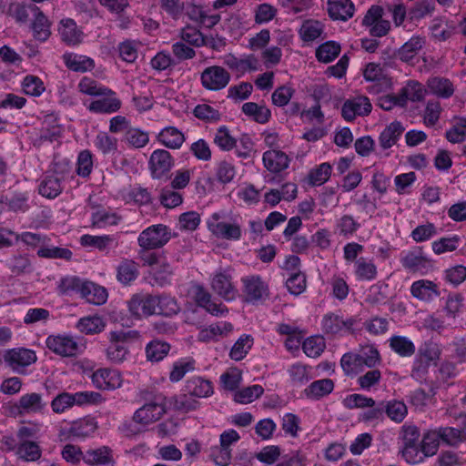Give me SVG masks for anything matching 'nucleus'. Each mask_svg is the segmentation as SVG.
<instances>
[{
  "label": "nucleus",
  "mask_w": 466,
  "mask_h": 466,
  "mask_svg": "<svg viewBox=\"0 0 466 466\" xmlns=\"http://www.w3.org/2000/svg\"><path fill=\"white\" fill-rule=\"evenodd\" d=\"M74 178L71 162L66 158H55L52 167L39 184V194L46 198H55L63 191L64 184Z\"/></svg>",
  "instance_id": "nucleus-1"
},
{
  "label": "nucleus",
  "mask_w": 466,
  "mask_h": 466,
  "mask_svg": "<svg viewBox=\"0 0 466 466\" xmlns=\"http://www.w3.org/2000/svg\"><path fill=\"white\" fill-rule=\"evenodd\" d=\"M151 395L149 391L141 392L142 398L148 402L137 410L133 415L134 421L143 426L158 420L166 412L164 397L161 394Z\"/></svg>",
  "instance_id": "nucleus-2"
},
{
  "label": "nucleus",
  "mask_w": 466,
  "mask_h": 466,
  "mask_svg": "<svg viewBox=\"0 0 466 466\" xmlns=\"http://www.w3.org/2000/svg\"><path fill=\"white\" fill-rule=\"evenodd\" d=\"M402 268L410 274L427 275L434 269V260L429 258L422 247L403 251L400 257Z\"/></svg>",
  "instance_id": "nucleus-3"
},
{
  "label": "nucleus",
  "mask_w": 466,
  "mask_h": 466,
  "mask_svg": "<svg viewBox=\"0 0 466 466\" xmlns=\"http://www.w3.org/2000/svg\"><path fill=\"white\" fill-rule=\"evenodd\" d=\"M420 432L415 425L405 424L401 429V439L403 442L402 456L407 462L415 464L422 461V455L420 451Z\"/></svg>",
  "instance_id": "nucleus-4"
},
{
  "label": "nucleus",
  "mask_w": 466,
  "mask_h": 466,
  "mask_svg": "<svg viewBox=\"0 0 466 466\" xmlns=\"http://www.w3.org/2000/svg\"><path fill=\"white\" fill-rule=\"evenodd\" d=\"M170 239L168 228L162 224L153 225L144 229L138 236L137 242L142 248H159Z\"/></svg>",
  "instance_id": "nucleus-5"
},
{
  "label": "nucleus",
  "mask_w": 466,
  "mask_h": 466,
  "mask_svg": "<svg viewBox=\"0 0 466 466\" xmlns=\"http://www.w3.org/2000/svg\"><path fill=\"white\" fill-rule=\"evenodd\" d=\"M149 170L154 179H168L169 171L174 166L171 154L165 149H157L150 156Z\"/></svg>",
  "instance_id": "nucleus-6"
},
{
  "label": "nucleus",
  "mask_w": 466,
  "mask_h": 466,
  "mask_svg": "<svg viewBox=\"0 0 466 466\" xmlns=\"http://www.w3.org/2000/svg\"><path fill=\"white\" fill-rule=\"evenodd\" d=\"M221 214L214 213L208 221V228L211 233L219 238L238 240L241 238V228L238 223L221 221Z\"/></svg>",
  "instance_id": "nucleus-7"
},
{
  "label": "nucleus",
  "mask_w": 466,
  "mask_h": 466,
  "mask_svg": "<svg viewBox=\"0 0 466 466\" xmlns=\"http://www.w3.org/2000/svg\"><path fill=\"white\" fill-rule=\"evenodd\" d=\"M46 347L61 357H74L80 351L78 342L71 336L50 335L46 339Z\"/></svg>",
  "instance_id": "nucleus-8"
},
{
  "label": "nucleus",
  "mask_w": 466,
  "mask_h": 466,
  "mask_svg": "<svg viewBox=\"0 0 466 466\" xmlns=\"http://www.w3.org/2000/svg\"><path fill=\"white\" fill-rule=\"evenodd\" d=\"M202 86L211 91L225 88L230 81V74L222 66H208L201 73Z\"/></svg>",
  "instance_id": "nucleus-9"
},
{
  "label": "nucleus",
  "mask_w": 466,
  "mask_h": 466,
  "mask_svg": "<svg viewBox=\"0 0 466 466\" xmlns=\"http://www.w3.org/2000/svg\"><path fill=\"white\" fill-rule=\"evenodd\" d=\"M5 362L15 371L30 366L37 360L35 350L26 348H14L5 351Z\"/></svg>",
  "instance_id": "nucleus-10"
},
{
  "label": "nucleus",
  "mask_w": 466,
  "mask_h": 466,
  "mask_svg": "<svg viewBox=\"0 0 466 466\" xmlns=\"http://www.w3.org/2000/svg\"><path fill=\"white\" fill-rule=\"evenodd\" d=\"M128 310L137 319L156 315L154 295L149 293L133 295L128 300Z\"/></svg>",
  "instance_id": "nucleus-11"
},
{
  "label": "nucleus",
  "mask_w": 466,
  "mask_h": 466,
  "mask_svg": "<svg viewBox=\"0 0 466 466\" xmlns=\"http://www.w3.org/2000/svg\"><path fill=\"white\" fill-rule=\"evenodd\" d=\"M120 372L113 369H98L92 374V382L99 390H116L122 385Z\"/></svg>",
  "instance_id": "nucleus-12"
},
{
  "label": "nucleus",
  "mask_w": 466,
  "mask_h": 466,
  "mask_svg": "<svg viewBox=\"0 0 466 466\" xmlns=\"http://www.w3.org/2000/svg\"><path fill=\"white\" fill-rule=\"evenodd\" d=\"M244 284V293L248 302H258L268 295V285L263 281L260 276H249L242 279Z\"/></svg>",
  "instance_id": "nucleus-13"
},
{
  "label": "nucleus",
  "mask_w": 466,
  "mask_h": 466,
  "mask_svg": "<svg viewBox=\"0 0 466 466\" xmlns=\"http://www.w3.org/2000/svg\"><path fill=\"white\" fill-rule=\"evenodd\" d=\"M195 300L197 304L204 308L208 312L214 316H224L228 313V309L222 303H216L212 300L211 294L201 285L194 286Z\"/></svg>",
  "instance_id": "nucleus-14"
},
{
  "label": "nucleus",
  "mask_w": 466,
  "mask_h": 466,
  "mask_svg": "<svg viewBox=\"0 0 466 466\" xmlns=\"http://www.w3.org/2000/svg\"><path fill=\"white\" fill-rule=\"evenodd\" d=\"M354 318L343 319L334 313L326 314L322 319V329L327 334H338L343 330L351 331L356 324Z\"/></svg>",
  "instance_id": "nucleus-15"
},
{
  "label": "nucleus",
  "mask_w": 466,
  "mask_h": 466,
  "mask_svg": "<svg viewBox=\"0 0 466 466\" xmlns=\"http://www.w3.org/2000/svg\"><path fill=\"white\" fill-rule=\"evenodd\" d=\"M101 97L92 101L87 109L95 114H113L117 112L121 106L122 102L116 96L115 91L113 94L102 95Z\"/></svg>",
  "instance_id": "nucleus-16"
},
{
  "label": "nucleus",
  "mask_w": 466,
  "mask_h": 466,
  "mask_svg": "<svg viewBox=\"0 0 466 466\" xmlns=\"http://www.w3.org/2000/svg\"><path fill=\"white\" fill-rule=\"evenodd\" d=\"M31 13L34 15L31 25L34 37L41 42L46 41L51 35L49 20L37 6H32Z\"/></svg>",
  "instance_id": "nucleus-17"
},
{
  "label": "nucleus",
  "mask_w": 466,
  "mask_h": 466,
  "mask_svg": "<svg viewBox=\"0 0 466 466\" xmlns=\"http://www.w3.org/2000/svg\"><path fill=\"white\" fill-rule=\"evenodd\" d=\"M410 294L421 301H431L440 296L438 286L431 280L419 279L410 286Z\"/></svg>",
  "instance_id": "nucleus-18"
},
{
  "label": "nucleus",
  "mask_w": 466,
  "mask_h": 466,
  "mask_svg": "<svg viewBox=\"0 0 466 466\" xmlns=\"http://www.w3.org/2000/svg\"><path fill=\"white\" fill-rule=\"evenodd\" d=\"M5 267L14 277L22 276L32 272V262L25 253H15L5 261Z\"/></svg>",
  "instance_id": "nucleus-19"
},
{
  "label": "nucleus",
  "mask_w": 466,
  "mask_h": 466,
  "mask_svg": "<svg viewBox=\"0 0 466 466\" xmlns=\"http://www.w3.org/2000/svg\"><path fill=\"white\" fill-rule=\"evenodd\" d=\"M213 290L227 300L236 298L237 289L231 282L230 275L219 272L214 275L211 282Z\"/></svg>",
  "instance_id": "nucleus-20"
},
{
  "label": "nucleus",
  "mask_w": 466,
  "mask_h": 466,
  "mask_svg": "<svg viewBox=\"0 0 466 466\" xmlns=\"http://www.w3.org/2000/svg\"><path fill=\"white\" fill-rule=\"evenodd\" d=\"M351 0H328L329 15L333 20L347 21L354 15Z\"/></svg>",
  "instance_id": "nucleus-21"
},
{
  "label": "nucleus",
  "mask_w": 466,
  "mask_h": 466,
  "mask_svg": "<svg viewBox=\"0 0 466 466\" xmlns=\"http://www.w3.org/2000/svg\"><path fill=\"white\" fill-rule=\"evenodd\" d=\"M58 30L62 41L66 45L76 46L82 42L83 32L77 27L73 19H62Z\"/></svg>",
  "instance_id": "nucleus-22"
},
{
  "label": "nucleus",
  "mask_w": 466,
  "mask_h": 466,
  "mask_svg": "<svg viewBox=\"0 0 466 466\" xmlns=\"http://www.w3.org/2000/svg\"><path fill=\"white\" fill-rule=\"evenodd\" d=\"M93 212L91 215L92 227L96 228H104L108 226L117 225L121 218L101 206H92Z\"/></svg>",
  "instance_id": "nucleus-23"
},
{
  "label": "nucleus",
  "mask_w": 466,
  "mask_h": 466,
  "mask_svg": "<svg viewBox=\"0 0 466 466\" xmlns=\"http://www.w3.org/2000/svg\"><path fill=\"white\" fill-rule=\"evenodd\" d=\"M84 461L91 466L109 465L115 466L113 451L108 446H101L96 450H88L85 452Z\"/></svg>",
  "instance_id": "nucleus-24"
},
{
  "label": "nucleus",
  "mask_w": 466,
  "mask_h": 466,
  "mask_svg": "<svg viewBox=\"0 0 466 466\" xmlns=\"http://www.w3.org/2000/svg\"><path fill=\"white\" fill-rule=\"evenodd\" d=\"M264 167L271 173H279L289 164V157L280 150H268L263 154Z\"/></svg>",
  "instance_id": "nucleus-25"
},
{
  "label": "nucleus",
  "mask_w": 466,
  "mask_h": 466,
  "mask_svg": "<svg viewBox=\"0 0 466 466\" xmlns=\"http://www.w3.org/2000/svg\"><path fill=\"white\" fill-rule=\"evenodd\" d=\"M404 127L399 121H394L385 127L379 137V145L383 149H389L394 146L402 133Z\"/></svg>",
  "instance_id": "nucleus-26"
},
{
  "label": "nucleus",
  "mask_w": 466,
  "mask_h": 466,
  "mask_svg": "<svg viewBox=\"0 0 466 466\" xmlns=\"http://www.w3.org/2000/svg\"><path fill=\"white\" fill-rule=\"evenodd\" d=\"M80 296L90 304L102 305L107 299V291L104 287L85 280Z\"/></svg>",
  "instance_id": "nucleus-27"
},
{
  "label": "nucleus",
  "mask_w": 466,
  "mask_h": 466,
  "mask_svg": "<svg viewBox=\"0 0 466 466\" xmlns=\"http://www.w3.org/2000/svg\"><path fill=\"white\" fill-rule=\"evenodd\" d=\"M97 429L94 418L86 417L72 422L68 433L75 439H85L91 436Z\"/></svg>",
  "instance_id": "nucleus-28"
},
{
  "label": "nucleus",
  "mask_w": 466,
  "mask_h": 466,
  "mask_svg": "<svg viewBox=\"0 0 466 466\" xmlns=\"http://www.w3.org/2000/svg\"><path fill=\"white\" fill-rule=\"evenodd\" d=\"M63 61L66 66L74 72L84 73L95 67V62L92 58L74 53L64 54Z\"/></svg>",
  "instance_id": "nucleus-29"
},
{
  "label": "nucleus",
  "mask_w": 466,
  "mask_h": 466,
  "mask_svg": "<svg viewBox=\"0 0 466 466\" xmlns=\"http://www.w3.org/2000/svg\"><path fill=\"white\" fill-rule=\"evenodd\" d=\"M157 140L170 149H178L185 142L184 134L175 127H167L157 135Z\"/></svg>",
  "instance_id": "nucleus-30"
},
{
  "label": "nucleus",
  "mask_w": 466,
  "mask_h": 466,
  "mask_svg": "<svg viewBox=\"0 0 466 466\" xmlns=\"http://www.w3.org/2000/svg\"><path fill=\"white\" fill-rule=\"evenodd\" d=\"M156 315L171 317L177 314L180 308L175 298L167 295H154Z\"/></svg>",
  "instance_id": "nucleus-31"
},
{
  "label": "nucleus",
  "mask_w": 466,
  "mask_h": 466,
  "mask_svg": "<svg viewBox=\"0 0 466 466\" xmlns=\"http://www.w3.org/2000/svg\"><path fill=\"white\" fill-rule=\"evenodd\" d=\"M334 382L330 379H321L311 382L303 393L309 399L319 400L332 392Z\"/></svg>",
  "instance_id": "nucleus-32"
},
{
  "label": "nucleus",
  "mask_w": 466,
  "mask_h": 466,
  "mask_svg": "<svg viewBox=\"0 0 466 466\" xmlns=\"http://www.w3.org/2000/svg\"><path fill=\"white\" fill-rule=\"evenodd\" d=\"M186 391L194 397L206 398L213 393V386L208 380L193 377L187 380Z\"/></svg>",
  "instance_id": "nucleus-33"
},
{
  "label": "nucleus",
  "mask_w": 466,
  "mask_h": 466,
  "mask_svg": "<svg viewBox=\"0 0 466 466\" xmlns=\"http://www.w3.org/2000/svg\"><path fill=\"white\" fill-rule=\"evenodd\" d=\"M138 265L132 259L124 258L116 268V279L123 285H128L138 276Z\"/></svg>",
  "instance_id": "nucleus-34"
},
{
  "label": "nucleus",
  "mask_w": 466,
  "mask_h": 466,
  "mask_svg": "<svg viewBox=\"0 0 466 466\" xmlns=\"http://www.w3.org/2000/svg\"><path fill=\"white\" fill-rule=\"evenodd\" d=\"M431 92L441 98H450L454 94L451 81L445 77L434 76L428 80Z\"/></svg>",
  "instance_id": "nucleus-35"
},
{
  "label": "nucleus",
  "mask_w": 466,
  "mask_h": 466,
  "mask_svg": "<svg viewBox=\"0 0 466 466\" xmlns=\"http://www.w3.org/2000/svg\"><path fill=\"white\" fill-rule=\"evenodd\" d=\"M389 344L391 350L402 358L411 357L416 351L414 343L405 336L394 335Z\"/></svg>",
  "instance_id": "nucleus-36"
},
{
  "label": "nucleus",
  "mask_w": 466,
  "mask_h": 466,
  "mask_svg": "<svg viewBox=\"0 0 466 466\" xmlns=\"http://www.w3.org/2000/svg\"><path fill=\"white\" fill-rule=\"evenodd\" d=\"M425 40L420 36H412L397 51V56L402 62L411 61L418 52L423 47Z\"/></svg>",
  "instance_id": "nucleus-37"
},
{
  "label": "nucleus",
  "mask_w": 466,
  "mask_h": 466,
  "mask_svg": "<svg viewBox=\"0 0 466 466\" xmlns=\"http://www.w3.org/2000/svg\"><path fill=\"white\" fill-rule=\"evenodd\" d=\"M242 112L259 124L268 122L271 116V112L267 106L258 105L254 102H247L243 104Z\"/></svg>",
  "instance_id": "nucleus-38"
},
{
  "label": "nucleus",
  "mask_w": 466,
  "mask_h": 466,
  "mask_svg": "<svg viewBox=\"0 0 466 466\" xmlns=\"http://www.w3.org/2000/svg\"><path fill=\"white\" fill-rule=\"evenodd\" d=\"M106 323L99 316H88L81 318L76 328L85 334H97L104 330Z\"/></svg>",
  "instance_id": "nucleus-39"
},
{
  "label": "nucleus",
  "mask_w": 466,
  "mask_h": 466,
  "mask_svg": "<svg viewBox=\"0 0 466 466\" xmlns=\"http://www.w3.org/2000/svg\"><path fill=\"white\" fill-rule=\"evenodd\" d=\"M440 440L450 446H456L466 440V430L452 427H441L436 430Z\"/></svg>",
  "instance_id": "nucleus-40"
},
{
  "label": "nucleus",
  "mask_w": 466,
  "mask_h": 466,
  "mask_svg": "<svg viewBox=\"0 0 466 466\" xmlns=\"http://www.w3.org/2000/svg\"><path fill=\"white\" fill-rule=\"evenodd\" d=\"M84 281L76 276L62 278L57 286L58 293L64 296H70L73 293H79L81 295Z\"/></svg>",
  "instance_id": "nucleus-41"
},
{
  "label": "nucleus",
  "mask_w": 466,
  "mask_h": 466,
  "mask_svg": "<svg viewBox=\"0 0 466 466\" xmlns=\"http://www.w3.org/2000/svg\"><path fill=\"white\" fill-rule=\"evenodd\" d=\"M78 90L86 95L99 96L102 95L113 94V90L98 85L93 78L84 76L78 83Z\"/></svg>",
  "instance_id": "nucleus-42"
},
{
  "label": "nucleus",
  "mask_w": 466,
  "mask_h": 466,
  "mask_svg": "<svg viewBox=\"0 0 466 466\" xmlns=\"http://www.w3.org/2000/svg\"><path fill=\"white\" fill-rule=\"evenodd\" d=\"M341 50L340 45L334 41H328L321 44L316 49V57L319 62L329 63L339 55Z\"/></svg>",
  "instance_id": "nucleus-43"
},
{
  "label": "nucleus",
  "mask_w": 466,
  "mask_h": 466,
  "mask_svg": "<svg viewBox=\"0 0 466 466\" xmlns=\"http://www.w3.org/2000/svg\"><path fill=\"white\" fill-rule=\"evenodd\" d=\"M170 345L167 342L155 339L150 341L146 347L147 359L150 361H160L169 352Z\"/></svg>",
  "instance_id": "nucleus-44"
},
{
  "label": "nucleus",
  "mask_w": 466,
  "mask_h": 466,
  "mask_svg": "<svg viewBox=\"0 0 466 466\" xmlns=\"http://www.w3.org/2000/svg\"><path fill=\"white\" fill-rule=\"evenodd\" d=\"M213 143L223 151H230L236 147L237 139L226 126H221L214 134Z\"/></svg>",
  "instance_id": "nucleus-45"
},
{
  "label": "nucleus",
  "mask_w": 466,
  "mask_h": 466,
  "mask_svg": "<svg viewBox=\"0 0 466 466\" xmlns=\"http://www.w3.org/2000/svg\"><path fill=\"white\" fill-rule=\"evenodd\" d=\"M42 451L35 441H23L17 448V455L25 461H35L40 459Z\"/></svg>",
  "instance_id": "nucleus-46"
},
{
  "label": "nucleus",
  "mask_w": 466,
  "mask_h": 466,
  "mask_svg": "<svg viewBox=\"0 0 466 466\" xmlns=\"http://www.w3.org/2000/svg\"><path fill=\"white\" fill-rule=\"evenodd\" d=\"M94 145L104 155L117 151V138L109 136L106 132H99L95 137Z\"/></svg>",
  "instance_id": "nucleus-47"
},
{
  "label": "nucleus",
  "mask_w": 466,
  "mask_h": 466,
  "mask_svg": "<svg viewBox=\"0 0 466 466\" xmlns=\"http://www.w3.org/2000/svg\"><path fill=\"white\" fill-rule=\"evenodd\" d=\"M253 345V338L244 334L235 342L229 352V357L234 360H241L248 354Z\"/></svg>",
  "instance_id": "nucleus-48"
},
{
  "label": "nucleus",
  "mask_w": 466,
  "mask_h": 466,
  "mask_svg": "<svg viewBox=\"0 0 466 466\" xmlns=\"http://www.w3.org/2000/svg\"><path fill=\"white\" fill-rule=\"evenodd\" d=\"M174 269L172 266L166 261L165 258H162L160 262L156 265L153 271V279L156 283L159 286H165L171 281Z\"/></svg>",
  "instance_id": "nucleus-49"
},
{
  "label": "nucleus",
  "mask_w": 466,
  "mask_h": 466,
  "mask_svg": "<svg viewBox=\"0 0 466 466\" xmlns=\"http://www.w3.org/2000/svg\"><path fill=\"white\" fill-rule=\"evenodd\" d=\"M171 186L164 187L159 195V201L167 208H174L183 202V196Z\"/></svg>",
  "instance_id": "nucleus-50"
},
{
  "label": "nucleus",
  "mask_w": 466,
  "mask_h": 466,
  "mask_svg": "<svg viewBox=\"0 0 466 466\" xmlns=\"http://www.w3.org/2000/svg\"><path fill=\"white\" fill-rule=\"evenodd\" d=\"M355 273L360 280H372L377 277V267L364 258H360L355 262Z\"/></svg>",
  "instance_id": "nucleus-51"
},
{
  "label": "nucleus",
  "mask_w": 466,
  "mask_h": 466,
  "mask_svg": "<svg viewBox=\"0 0 466 466\" xmlns=\"http://www.w3.org/2000/svg\"><path fill=\"white\" fill-rule=\"evenodd\" d=\"M125 141L134 148L144 147L149 141V135L139 128L129 127L125 133Z\"/></svg>",
  "instance_id": "nucleus-52"
},
{
  "label": "nucleus",
  "mask_w": 466,
  "mask_h": 466,
  "mask_svg": "<svg viewBox=\"0 0 466 466\" xmlns=\"http://www.w3.org/2000/svg\"><path fill=\"white\" fill-rule=\"evenodd\" d=\"M264 392L260 385H252L239 390L234 394V400L238 403L247 404L258 399Z\"/></svg>",
  "instance_id": "nucleus-53"
},
{
  "label": "nucleus",
  "mask_w": 466,
  "mask_h": 466,
  "mask_svg": "<svg viewBox=\"0 0 466 466\" xmlns=\"http://www.w3.org/2000/svg\"><path fill=\"white\" fill-rule=\"evenodd\" d=\"M440 441L441 440L436 430L424 435L420 443V451L422 455V459L424 457L432 456L437 452Z\"/></svg>",
  "instance_id": "nucleus-54"
},
{
  "label": "nucleus",
  "mask_w": 466,
  "mask_h": 466,
  "mask_svg": "<svg viewBox=\"0 0 466 466\" xmlns=\"http://www.w3.org/2000/svg\"><path fill=\"white\" fill-rule=\"evenodd\" d=\"M436 395V387L432 383L429 392H426L423 389L419 388L410 393V400L413 406L419 409L426 407Z\"/></svg>",
  "instance_id": "nucleus-55"
},
{
  "label": "nucleus",
  "mask_w": 466,
  "mask_h": 466,
  "mask_svg": "<svg viewBox=\"0 0 466 466\" xmlns=\"http://www.w3.org/2000/svg\"><path fill=\"white\" fill-rule=\"evenodd\" d=\"M332 171L329 163H322L309 173V183L312 186H320L329 180Z\"/></svg>",
  "instance_id": "nucleus-56"
},
{
  "label": "nucleus",
  "mask_w": 466,
  "mask_h": 466,
  "mask_svg": "<svg viewBox=\"0 0 466 466\" xmlns=\"http://www.w3.org/2000/svg\"><path fill=\"white\" fill-rule=\"evenodd\" d=\"M460 242L461 238L458 235H454L451 238H441L431 243V248L436 255H441L445 252H452L456 250Z\"/></svg>",
  "instance_id": "nucleus-57"
},
{
  "label": "nucleus",
  "mask_w": 466,
  "mask_h": 466,
  "mask_svg": "<svg viewBox=\"0 0 466 466\" xmlns=\"http://www.w3.org/2000/svg\"><path fill=\"white\" fill-rule=\"evenodd\" d=\"M384 411L391 420L396 422H401L408 412L405 403L399 400L385 402Z\"/></svg>",
  "instance_id": "nucleus-58"
},
{
  "label": "nucleus",
  "mask_w": 466,
  "mask_h": 466,
  "mask_svg": "<svg viewBox=\"0 0 466 466\" xmlns=\"http://www.w3.org/2000/svg\"><path fill=\"white\" fill-rule=\"evenodd\" d=\"M45 403L42 401V397L38 393H29L22 396L19 400V407L26 411L38 412L41 411Z\"/></svg>",
  "instance_id": "nucleus-59"
},
{
  "label": "nucleus",
  "mask_w": 466,
  "mask_h": 466,
  "mask_svg": "<svg viewBox=\"0 0 466 466\" xmlns=\"http://www.w3.org/2000/svg\"><path fill=\"white\" fill-rule=\"evenodd\" d=\"M93 169L92 153L86 149L82 150L77 157L76 174L82 177H88Z\"/></svg>",
  "instance_id": "nucleus-60"
},
{
  "label": "nucleus",
  "mask_w": 466,
  "mask_h": 466,
  "mask_svg": "<svg viewBox=\"0 0 466 466\" xmlns=\"http://www.w3.org/2000/svg\"><path fill=\"white\" fill-rule=\"evenodd\" d=\"M226 64L229 68L241 73H244L247 70L257 69V60L253 56H248L245 59H239L234 56H229L226 60Z\"/></svg>",
  "instance_id": "nucleus-61"
},
{
  "label": "nucleus",
  "mask_w": 466,
  "mask_h": 466,
  "mask_svg": "<svg viewBox=\"0 0 466 466\" xmlns=\"http://www.w3.org/2000/svg\"><path fill=\"white\" fill-rule=\"evenodd\" d=\"M322 31V25L319 21L309 20L302 25L299 34L303 41L310 42L320 36Z\"/></svg>",
  "instance_id": "nucleus-62"
},
{
  "label": "nucleus",
  "mask_w": 466,
  "mask_h": 466,
  "mask_svg": "<svg viewBox=\"0 0 466 466\" xmlns=\"http://www.w3.org/2000/svg\"><path fill=\"white\" fill-rule=\"evenodd\" d=\"M181 42L188 43L193 46H202L206 45L205 36L203 34L193 26H186L181 30L180 33Z\"/></svg>",
  "instance_id": "nucleus-63"
},
{
  "label": "nucleus",
  "mask_w": 466,
  "mask_h": 466,
  "mask_svg": "<svg viewBox=\"0 0 466 466\" xmlns=\"http://www.w3.org/2000/svg\"><path fill=\"white\" fill-rule=\"evenodd\" d=\"M463 308V297L460 293L450 294L444 307L445 314L450 319H456Z\"/></svg>",
  "instance_id": "nucleus-64"
}]
</instances>
